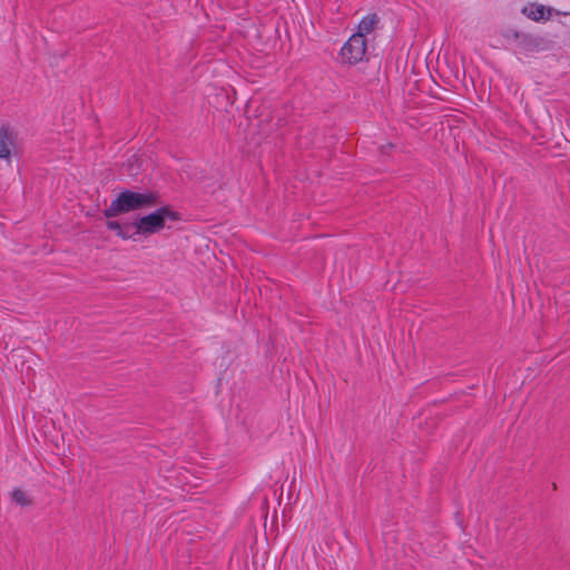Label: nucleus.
I'll return each mask as SVG.
<instances>
[{
	"label": "nucleus",
	"instance_id": "423d86ee",
	"mask_svg": "<svg viewBox=\"0 0 570 570\" xmlns=\"http://www.w3.org/2000/svg\"><path fill=\"white\" fill-rule=\"evenodd\" d=\"M522 12L533 21L548 20L551 16V10L540 3H529Z\"/></svg>",
	"mask_w": 570,
	"mask_h": 570
},
{
	"label": "nucleus",
	"instance_id": "20e7f679",
	"mask_svg": "<svg viewBox=\"0 0 570 570\" xmlns=\"http://www.w3.org/2000/svg\"><path fill=\"white\" fill-rule=\"evenodd\" d=\"M106 226L124 240H136L134 222L119 223L116 220H108Z\"/></svg>",
	"mask_w": 570,
	"mask_h": 570
},
{
	"label": "nucleus",
	"instance_id": "6e6552de",
	"mask_svg": "<svg viewBox=\"0 0 570 570\" xmlns=\"http://www.w3.org/2000/svg\"><path fill=\"white\" fill-rule=\"evenodd\" d=\"M12 501L21 507L29 505L31 503V500L29 499L28 494L21 490L16 489L11 493Z\"/></svg>",
	"mask_w": 570,
	"mask_h": 570
},
{
	"label": "nucleus",
	"instance_id": "f257e3e1",
	"mask_svg": "<svg viewBox=\"0 0 570 570\" xmlns=\"http://www.w3.org/2000/svg\"><path fill=\"white\" fill-rule=\"evenodd\" d=\"M157 204V195L151 191L138 193L126 189L110 203L104 210L107 218L115 217L119 214L129 213L142 208L153 207Z\"/></svg>",
	"mask_w": 570,
	"mask_h": 570
},
{
	"label": "nucleus",
	"instance_id": "f03ea898",
	"mask_svg": "<svg viewBox=\"0 0 570 570\" xmlns=\"http://www.w3.org/2000/svg\"><path fill=\"white\" fill-rule=\"evenodd\" d=\"M177 219L178 214L168 206L159 207L153 213L138 217L134 220L136 240L140 237H148L161 232L166 226V222H175Z\"/></svg>",
	"mask_w": 570,
	"mask_h": 570
},
{
	"label": "nucleus",
	"instance_id": "7ed1b4c3",
	"mask_svg": "<svg viewBox=\"0 0 570 570\" xmlns=\"http://www.w3.org/2000/svg\"><path fill=\"white\" fill-rule=\"evenodd\" d=\"M366 49V39L353 33L341 48L340 55L344 62L355 65L363 60Z\"/></svg>",
	"mask_w": 570,
	"mask_h": 570
},
{
	"label": "nucleus",
	"instance_id": "0eeeda50",
	"mask_svg": "<svg viewBox=\"0 0 570 570\" xmlns=\"http://www.w3.org/2000/svg\"><path fill=\"white\" fill-rule=\"evenodd\" d=\"M379 23V17L375 13L365 16L357 26V31L354 35H361V38L372 33Z\"/></svg>",
	"mask_w": 570,
	"mask_h": 570
},
{
	"label": "nucleus",
	"instance_id": "39448f33",
	"mask_svg": "<svg viewBox=\"0 0 570 570\" xmlns=\"http://www.w3.org/2000/svg\"><path fill=\"white\" fill-rule=\"evenodd\" d=\"M13 146V132L6 128L0 129V158L9 161Z\"/></svg>",
	"mask_w": 570,
	"mask_h": 570
}]
</instances>
